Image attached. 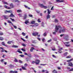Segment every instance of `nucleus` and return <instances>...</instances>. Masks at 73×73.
I'll return each mask as SVG.
<instances>
[{
    "instance_id": "nucleus-60",
    "label": "nucleus",
    "mask_w": 73,
    "mask_h": 73,
    "mask_svg": "<svg viewBox=\"0 0 73 73\" xmlns=\"http://www.w3.org/2000/svg\"><path fill=\"white\" fill-rule=\"evenodd\" d=\"M52 57H54V58H56V56L54 55H52Z\"/></svg>"
},
{
    "instance_id": "nucleus-2",
    "label": "nucleus",
    "mask_w": 73,
    "mask_h": 73,
    "mask_svg": "<svg viewBox=\"0 0 73 73\" xmlns=\"http://www.w3.org/2000/svg\"><path fill=\"white\" fill-rule=\"evenodd\" d=\"M40 62V60L36 59L35 61H33L31 62L32 64H36V65H38Z\"/></svg>"
},
{
    "instance_id": "nucleus-52",
    "label": "nucleus",
    "mask_w": 73,
    "mask_h": 73,
    "mask_svg": "<svg viewBox=\"0 0 73 73\" xmlns=\"http://www.w3.org/2000/svg\"><path fill=\"white\" fill-rule=\"evenodd\" d=\"M3 35V33H0V35L2 36Z\"/></svg>"
},
{
    "instance_id": "nucleus-61",
    "label": "nucleus",
    "mask_w": 73,
    "mask_h": 73,
    "mask_svg": "<svg viewBox=\"0 0 73 73\" xmlns=\"http://www.w3.org/2000/svg\"><path fill=\"white\" fill-rule=\"evenodd\" d=\"M38 23H40L41 22V21L40 20V19H38Z\"/></svg>"
},
{
    "instance_id": "nucleus-27",
    "label": "nucleus",
    "mask_w": 73,
    "mask_h": 73,
    "mask_svg": "<svg viewBox=\"0 0 73 73\" xmlns=\"http://www.w3.org/2000/svg\"><path fill=\"white\" fill-rule=\"evenodd\" d=\"M13 48H18V46L16 45H13L12 46Z\"/></svg>"
},
{
    "instance_id": "nucleus-20",
    "label": "nucleus",
    "mask_w": 73,
    "mask_h": 73,
    "mask_svg": "<svg viewBox=\"0 0 73 73\" xmlns=\"http://www.w3.org/2000/svg\"><path fill=\"white\" fill-rule=\"evenodd\" d=\"M25 7V8H27V9H31L30 8L28 7V6H26V5H24Z\"/></svg>"
},
{
    "instance_id": "nucleus-34",
    "label": "nucleus",
    "mask_w": 73,
    "mask_h": 73,
    "mask_svg": "<svg viewBox=\"0 0 73 73\" xmlns=\"http://www.w3.org/2000/svg\"><path fill=\"white\" fill-rule=\"evenodd\" d=\"M9 67L10 68H12L13 66L12 65V64H10L9 66Z\"/></svg>"
},
{
    "instance_id": "nucleus-4",
    "label": "nucleus",
    "mask_w": 73,
    "mask_h": 73,
    "mask_svg": "<svg viewBox=\"0 0 73 73\" xmlns=\"http://www.w3.org/2000/svg\"><path fill=\"white\" fill-rule=\"evenodd\" d=\"M64 38L66 41H68L69 40V36H64Z\"/></svg>"
},
{
    "instance_id": "nucleus-9",
    "label": "nucleus",
    "mask_w": 73,
    "mask_h": 73,
    "mask_svg": "<svg viewBox=\"0 0 73 73\" xmlns=\"http://www.w3.org/2000/svg\"><path fill=\"white\" fill-rule=\"evenodd\" d=\"M68 66H72V67L73 66V64H72V63L70 62V63H68Z\"/></svg>"
},
{
    "instance_id": "nucleus-25",
    "label": "nucleus",
    "mask_w": 73,
    "mask_h": 73,
    "mask_svg": "<svg viewBox=\"0 0 73 73\" xmlns=\"http://www.w3.org/2000/svg\"><path fill=\"white\" fill-rule=\"evenodd\" d=\"M27 56L29 57H32V56L31 54H28L27 55Z\"/></svg>"
},
{
    "instance_id": "nucleus-32",
    "label": "nucleus",
    "mask_w": 73,
    "mask_h": 73,
    "mask_svg": "<svg viewBox=\"0 0 73 73\" xmlns=\"http://www.w3.org/2000/svg\"><path fill=\"white\" fill-rule=\"evenodd\" d=\"M47 34H46V32H45L43 34V35L44 36H46Z\"/></svg>"
},
{
    "instance_id": "nucleus-11",
    "label": "nucleus",
    "mask_w": 73,
    "mask_h": 73,
    "mask_svg": "<svg viewBox=\"0 0 73 73\" xmlns=\"http://www.w3.org/2000/svg\"><path fill=\"white\" fill-rule=\"evenodd\" d=\"M34 49H35V48L33 47H32L30 50V52H33V50Z\"/></svg>"
},
{
    "instance_id": "nucleus-59",
    "label": "nucleus",
    "mask_w": 73,
    "mask_h": 73,
    "mask_svg": "<svg viewBox=\"0 0 73 73\" xmlns=\"http://www.w3.org/2000/svg\"><path fill=\"white\" fill-rule=\"evenodd\" d=\"M26 61H28L29 60V58H26Z\"/></svg>"
},
{
    "instance_id": "nucleus-43",
    "label": "nucleus",
    "mask_w": 73,
    "mask_h": 73,
    "mask_svg": "<svg viewBox=\"0 0 73 73\" xmlns=\"http://www.w3.org/2000/svg\"><path fill=\"white\" fill-rule=\"evenodd\" d=\"M68 54V52H66L64 54V56H66V54Z\"/></svg>"
},
{
    "instance_id": "nucleus-31",
    "label": "nucleus",
    "mask_w": 73,
    "mask_h": 73,
    "mask_svg": "<svg viewBox=\"0 0 73 73\" xmlns=\"http://www.w3.org/2000/svg\"><path fill=\"white\" fill-rule=\"evenodd\" d=\"M38 26V24L37 23H35L34 24L35 27H37V26Z\"/></svg>"
},
{
    "instance_id": "nucleus-53",
    "label": "nucleus",
    "mask_w": 73,
    "mask_h": 73,
    "mask_svg": "<svg viewBox=\"0 0 73 73\" xmlns=\"http://www.w3.org/2000/svg\"><path fill=\"white\" fill-rule=\"evenodd\" d=\"M51 41H52V39H50V40L47 41L48 42H51Z\"/></svg>"
},
{
    "instance_id": "nucleus-21",
    "label": "nucleus",
    "mask_w": 73,
    "mask_h": 73,
    "mask_svg": "<svg viewBox=\"0 0 73 73\" xmlns=\"http://www.w3.org/2000/svg\"><path fill=\"white\" fill-rule=\"evenodd\" d=\"M17 13H20V12H22V11L20 10H17Z\"/></svg>"
},
{
    "instance_id": "nucleus-10",
    "label": "nucleus",
    "mask_w": 73,
    "mask_h": 73,
    "mask_svg": "<svg viewBox=\"0 0 73 73\" xmlns=\"http://www.w3.org/2000/svg\"><path fill=\"white\" fill-rule=\"evenodd\" d=\"M10 6L11 8H14V6L13 5L12 3H11L10 4Z\"/></svg>"
},
{
    "instance_id": "nucleus-23",
    "label": "nucleus",
    "mask_w": 73,
    "mask_h": 73,
    "mask_svg": "<svg viewBox=\"0 0 73 73\" xmlns=\"http://www.w3.org/2000/svg\"><path fill=\"white\" fill-rule=\"evenodd\" d=\"M13 41H8L7 42V44H11L12 42Z\"/></svg>"
},
{
    "instance_id": "nucleus-8",
    "label": "nucleus",
    "mask_w": 73,
    "mask_h": 73,
    "mask_svg": "<svg viewBox=\"0 0 73 73\" xmlns=\"http://www.w3.org/2000/svg\"><path fill=\"white\" fill-rule=\"evenodd\" d=\"M63 49V48H60L59 49L58 52H59V53H62V51H61V50H62Z\"/></svg>"
},
{
    "instance_id": "nucleus-16",
    "label": "nucleus",
    "mask_w": 73,
    "mask_h": 73,
    "mask_svg": "<svg viewBox=\"0 0 73 73\" xmlns=\"http://www.w3.org/2000/svg\"><path fill=\"white\" fill-rule=\"evenodd\" d=\"M73 59L72 58L70 60H67V62H70L72 61H73Z\"/></svg>"
},
{
    "instance_id": "nucleus-3",
    "label": "nucleus",
    "mask_w": 73,
    "mask_h": 73,
    "mask_svg": "<svg viewBox=\"0 0 73 73\" xmlns=\"http://www.w3.org/2000/svg\"><path fill=\"white\" fill-rule=\"evenodd\" d=\"M66 29L64 28H63L61 30L60 29L59 31V33H61V32H65V30Z\"/></svg>"
},
{
    "instance_id": "nucleus-55",
    "label": "nucleus",
    "mask_w": 73,
    "mask_h": 73,
    "mask_svg": "<svg viewBox=\"0 0 73 73\" xmlns=\"http://www.w3.org/2000/svg\"><path fill=\"white\" fill-rule=\"evenodd\" d=\"M21 50H23V51L24 52H26V51H25V50L23 48H22L21 49Z\"/></svg>"
},
{
    "instance_id": "nucleus-42",
    "label": "nucleus",
    "mask_w": 73,
    "mask_h": 73,
    "mask_svg": "<svg viewBox=\"0 0 73 73\" xmlns=\"http://www.w3.org/2000/svg\"><path fill=\"white\" fill-rule=\"evenodd\" d=\"M3 3L4 4H7V5H8V4L7 2H4Z\"/></svg>"
},
{
    "instance_id": "nucleus-49",
    "label": "nucleus",
    "mask_w": 73,
    "mask_h": 73,
    "mask_svg": "<svg viewBox=\"0 0 73 73\" xmlns=\"http://www.w3.org/2000/svg\"><path fill=\"white\" fill-rule=\"evenodd\" d=\"M10 19H11V20L12 21H15V20H14V19H12L11 18H10Z\"/></svg>"
},
{
    "instance_id": "nucleus-19",
    "label": "nucleus",
    "mask_w": 73,
    "mask_h": 73,
    "mask_svg": "<svg viewBox=\"0 0 73 73\" xmlns=\"http://www.w3.org/2000/svg\"><path fill=\"white\" fill-rule=\"evenodd\" d=\"M39 5L42 8H43L44 7V6L43 4H39Z\"/></svg>"
},
{
    "instance_id": "nucleus-33",
    "label": "nucleus",
    "mask_w": 73,
    "mask_h": 73,
    "mask_svg": "<svg viewBox=\"0 0 73 73\" xmlns=\"http://www.w3.org/2000/svg\"><path fill=\"white\" fill-rule=\"evenodd\" d=\"M22 69L23 70H26V68L23 66L22 67Z\"/></svg>"
},
{
    "instance_id": "nucleus-63",
    "label": "nucleus",
    "mask_w": 73,
    "mask_h": 73,
    "mask_svg": "<svg viewBox=\"0 0 73 73\" xmlns=\"http://www.w3.org/2000/svg\"><path fill=\"white\" fill-rule=\"evenodd\" d=\"M22 45L23 46H26V45L24 44H22Z\"/></svg>"
},
{
    "instance_id": "nucleus-57",
    "label": "nucleus",
    "mask_w": 73,
    "mask_h": 73,
    "mask_svg": "<svg viewBox=\"0 0 73 73\" xmlns=\"http://www.w3.org/2000/svg\"><path fill=\"white\" fill-rule=\"evenodd\" d=\"M71 71H73V68H72L71 70H69V72H70Z\"/></svg>"
},
{
    "instance_id": "nucleus-5",
    "label": "nucleus",
    "mask_w": 73,
    "mask_h": 73,
    "mask_svg": "<svg viewBox=\"0 0 73 73\" xmlns=\"http://www.w3.org/2000/svg\"><path fill=\"white\" fill-rule=\"evenodd\" d=\"M64 44L65 45V46L67 47H69L70 46V44L68 45V44H69V42H64Z\"/></svg>"
},
{
    "instance_id": "nucleus-1",
    "label": "nucleus",
    "mask_w": 73,
    "mask_h": 73,
    "mask_svg": "<svg viewBox=\"0 0 73 73\" xmlns=\"http://www.w3.org/2000/svg\"><path fill=\"white\" fill-rule=\"evenodd\" d=\"M62 29V27H61V26H60V25L57 26L56 25L55 28V32H53V34L56 35V32H57L59 29Z\"/></svg>"
},
{
    "instance_id": "nucleus-44",
    "label": "nucleus",
    "mask_w": 73,
    "mask_h": 73,
    "mask_svg": "<svg viewBox=\"0 0 73 73\" xmlns=\"http://www.w3.org/2000/svg\"><path fill=\"white\" fill-rule=\"evenodd\" d=\"M19 63H23V61L20 60H19Z\"/></svg>"
},
{
    "instance_id": "nucleus-64",
    "label": "nucleus",
    "mask_w": 73,
    "mask_h": 73,
    "mask_svg": "<svg viewBox=\"0 0 73 73\" xmlns=\"http://www.w3.org/2000/svg\"><path fill=\"white\" fill-rule=\"evenodd\" d=\"M4 59H2L1 60V62H3V61H4Z\"/></svg>"
},
{
    "instance_id": "nucleus-15",
    "label": "nucleus",
    "mask_w": 73,
    "mask_h": 73,
    "mask_svg": "<svg viewBox=\"0 0 73 73\" xmlns=\"http://www.w3.org/2000/svg\"><path fill=\"white\" fill-rule=\"evenodd\" d=\"M15 17V15H13V14L11 13L10 15V17Z\"/></svg>"
},
{
    "instance_id": "nucleus-26",
    "label": "nucleus",
    "mask_w": 73,
    "mask_h": 73,
    "mask_svg": "<svg viewBox=\"0 0 73 73\" xmlns=\"http://www.w3.org/2000/svg\"><path fill=\"white\" fill-rule=\"evenodd\" d=\"M47 11L48 14L49 15V14L50 13V12H51V11H49V9H48Z\"/></svg>"
},
{
    "instance_id": "nucleus-40",
    "label": "nucleus",
    "mask_w": 73,
    "mask_h": 73,
    "mask_svg": "<svg viewBox=\"0 0 73 73\" xmlns=\"http://www.w3.org/2000/svg\"><path fill=\"white\" fill-rule=\"evenodd\" d=\"M8 23H9V24H10V23L12 24V22H11V21L10 20H8Z\"/></svg>"
},
{
    "instance_id": "nucleus-30",
    "label": "nucleus",
    "mask_w": 73,
    "mask_h": 73,
    "mask_svg": "<svg viewBox=\"0 0 73 73\" xmlns=\"http://www.w3.org/2000/svg\"><path fill=\"white\" fill-rule=\"evenodd\" d=\"M4 38H3V37H0V40H4Z\"/></svg>"
},
{
    "instance_id": "nucleus-45",
    "label": "nucleus",
    "mask_w": 73,
    "mask_h": 73,
    "mask_svg": "<svg viewBox=\"0 0 73 73\" xmlns=\"http://www.w3.org/2000/svg\"><path fill=\"white\" fill-rule=\"evenodd\" d=\"M20 56L21 57H24V55L23 54H21L20 55Z\"/></svg>"
},
{
    "instance_id": "nucleus-28",
    "label": "nucleus",
    "mask_w": 73,
    "mask_h": 73,
    "mask_svg": "<svg viewBox=\"0 0 73 73\" xmlns=\"http://www.w3.org/2000/svg\"><path fill=\"white\" fill-rule=\"evenodd\" d=\"M36 22V21H32L31 22V24H35V23Z\"/></svg>"
},
{
    "instance_id": "nucleus-6",
    "label": "nucleus",
    "mask_w": 73,
    "mask_h": 73,
    "mask_svg": "<svg viewBox=\"0 0 73 73\" xmlns=\"http://www.w3.org/2000/svg\"><path fill=\"white\" fill-rule=\"evenodd\" d=\"M38 32H35V33H32V35L34 36H37V35H38Z\"/></svg>"
},
{
    "instance_id": "nucleus-36",
    "label": "nucleus",
    "mask_w": 73,
    "mask_h": 73,
    "mask_svg": "<svg viewBox=\"0 0 73 73\" xmlns=\"http://www.w3.org/2000/svg\"><path fill=\"white\" fill-rule=\"evenodd\" d=\"M71 57H72L70 55H69L66 58H70Z\"/></svg>"
},
{
    "instance_id": "nucleus-24",
    "label": "nucleus",
    "mask_w": 73,
    "mask_h": 73,
    "mask_svg": "<svg viewBox=\"0 0 73 73\" xmlns=\"http://www.w3.org/2000/svg\"><path fill=\"white\" fill-rule=\"evenodd\" d=\"M17 52L20 53H21V54L23 53V52H21V51L20 50V49H18Z\"/></svg>"
},
{
    "instance_id": "nucleus-51",
    "label": "nucleus",
    "mask_w": 73,
    "mask_h": 73,
    "mask_svg": "<svg viewBox=\"0 0 73 73\" xmlns=\"http://www.w3.org/2000/svg\"><path fill=\"white\" fill-rule=\"evenodd\" d=\"M4 7L5 8H6L7 9V8H8V6H7V5H5Z\"/></svg>"
},
{
    "instance_id": "nucleus-41",
    "label": "nucleus",
    "mask_w": 73,
    "mask_h": 73,
    "mask_svg": "<svg viewBox=\"0 0 73 73\" xmlns=\"http://www.w3.org/2000/svg\"><path fill=\"white\" fill-rule=\"evenodd\" d=\"M22 35H23V36H25V33L24 32L22 33Z\"/></svg>"
},
{
    "instance_id": "nucleus-62",
    "label": "nucleus",
    "mask_w": 73,
    "mask_h": 73,
    "mask_svg": "<svg viewBox=\"0 0 73 73\" xmlns=\"http://www.w3.org/2000/svg\"><path fill=\"white\" fill-rule=\"evenodd\" d=\"M42 41H43V42H44V41H45V38H43L42 39Z\"/></svg>"
},
{
    "instance_id": "nucleus-14",
    "label": "nucleus",
    "mask_w": 73,
    "mask_h": 73,
    "mask_svg": "<svg viewBox=\"0 0 73 73\" xmlns=\"http://www.w3.org/2000/svg\"><path fill=\"white\" fill-rule=\"evenodd\" d=\"M13 2H17V3H20V1L18 0H13Z\"/></svg>"
},
{
    "instance_id": "nucleus-46",
    "label": "nucleus",
    "mask_w": 73,
    "mask_h": 73,
    "mask_svg": "<svg viewBox=\"0 0 73 73\" xmlns=\"http://www.w3.org/2000/svg\"><path fill=\"white\" fill-rule=\"evenodd\" d=\"M46 71V70H42V72L43 73H44Z\"/></svg>"
},
{
    "instance_id": "nucleus-13",
    "label": "nucleus",
    "mask_w": 73,
    "mask_h": 73,
    "mask_svg": "<svg viewBox=\"0 0 73 73\" xmlns=\"http://www.w3.org/2000/svg\"><path fill=\"white\" fill-rule=\"evenodd\" d=\"M0 49H2V50L1 51V52H5V50H4V49L3 48L0 47Z\"/></svg>"
},
{
    "instance_id": "nucleus-56",
    "label": "nucleus",
    "mask_w": 73,
    "mask_h": 73,
    "mask_svg": "<svg viewBox=\"0 0 73 73\" xmlns=\"http://www.w3.org/2000/svg\"><path fill=\"white\" fill-rule=\"evenodd\" d=\"M28 66V64H27V63H25V64L24 66Z\"/></svg>"
},
{
    "instance_id": "nucleus-39",
    "label": "nucleus",
    "mask_w": 73,
    "mask_h": 73,
    "mask_svg": "<svg viewBox=\"0 0 73 73\" xmlns=\"http://www.w3.org/2000/svg\"><path fill=\"white\" fill-rule=\"evenodd\" d=\"M27 15H25L24 17V19H27Z\"/></svg>"
},
{
    "instance_id": "nucleus-17",
    "label": "nucleus",
    "mask_w": 73,
    "mask_h": 73,
    "mask_svg": "<svg viewBox=\"0 0 73 73\" xmlns=\"http://www.w3.org/2000/svg\"><path fill=\"white\" fill-rule=\"evenodd\" d=\"M47 19H50V16L49 15V14H48L46 17Z\"/></svg>"
},
{
    "instance_id": "nucleus-29",
    "label": "nucleus",
    "mask_w": 73,
    "mask_h": 73,
    "mask_svg": "<svg viewBox=\"0 0 73 73\" xmlns=\"http://www.w3.org/2000/svg\"><path fill=\"white\" fill-rule=\"evenodd\" d=\"M52 73H57V72L56 71V70H53Z\"/></svg>"
},
{
    "instance_id": "nucleus-48",
    "label": "nucleus",
    "mask_w": 73,
    "mask_h": 73,
    "mask_svg": "<svg viewBox=\"0 0 73 73\" xmlns=\"http://www.w3.org/2000/svg\"><path fill=\"white\" fill-rule=\"evenodd\" d=\"M43 8H44V9H46V8H47V7H46V6H44Z\"/></svg>"
},
{
    "instance_id": "nucleus-37",
    "label": "nucleus",
    "mask_w": 73,
    "mask_h": 73,
    "mask_svg": "<svg viewBox=\"0 0 73 73\" xmlns=\"http://www.w3.org/2000/svg\"><path fill=\"white\" fill-rule=\"evenodd\" d=\"M12 11L11 10L7 11V13H12Z\"/></svg>"
},
{
    "instance_id": "nucleus-12",
    "label": "nucleus",
    "mask_w": 73,
    "mask_h": 73,
    "mask_svg": "<svg viewBox=\"0 0 73 73\" xmlns=\"http://www.w3.org/2000/svg\"><path fill=\"white\" fill-rule=\"evenodd\" d=\"M3 17L5 19H8V17H9L7 15H3Z\"/></svg>"
},
{
    "instance_id": "nucleus-22",
    "label": "nucleus",
    "mask_w": 73,
    "mask_h": 73,
    "mask_svg": "<svg viewBox=\"0 0 73 73\" xmlns=\"http://www.w3.org/2000/svg\"><path fill=\"white\" fill-rule=\"evenodd\" d=\"M2 45H3V46H7L6 45H5V43L4 42H3L1 43Z\"/></svg>"
},
{
    "instance_id": "nucleus-35",
    "label": "nucleus",
    "mask_w": 73,
    "mask_h": 73,
    "mask_svg": "<svg viewBox=\"0 0 73 73\" xmlns=\"http://www.w3.org/2000/svg\"><path fill=\"white\" fill-rule=\"evenodd\" d=\"M26 24H27L28 23H29V21H26L25 23Z\"/></svg>"
},
{
    "instance_id": "nucleus-18",
    "label": "nucleus",
    "mask_w": 73,
    "mask_h": 73,
    "mask_svg": "<svg viewBox=\"0 0 73 73\" xmlns=\"http://www.w3.org/2000/svg\"><path fill=\"white\" fill-rule=\"evenodd\" d=\"M14 61L15 62H18V60H17V58H14Z\"/></svg>"
},
{
    "instance_id": "nucleus-38",
    "label": "nucleus",
    "mask_w": 73,
    "mask_h": 73,
    "mask_svg": "<svg viewBox=\"0 0 73 73\" xmlns=\"http://www.w3.org/2000/svg\"><path fill=\"white\" fill-rule=\"evenodd\" d=\"M58 21L57 19H55L54 22L55 23H58Z\"/></svg>"
},
{
    "instance_id": "nucleus-50",
    "label": "nucleus",
    "mask_w": 73,
    "mask_h": 73,
    "mask_svg": "<svg viewBox=\"0 0 73 73\" xmlns=\"http://www.w3.org/2000/svg\"><path fill=\"white\" fill-rule=\"evenodd\" d=\"M29 17H33V16L32 15H29Z\"/></svg>"
},
{
    "instance_id": "nucleus-58",
    "label": "nucleus",
    "mask_w": 73,
    "mask_h": 73,
    "mask_svg": "<svg viewBox=\"0 0 73 73\" xmlns=\"http://www.w3.org/2000/svg\"><path fill=\"white\" fill-rule=\"evenodd\" d=\"M5 13H8V11L7 10L5 11Z\"/></svg>"
},
{
    "instance_id": "nucleus-47",
    "label": "nucleus",
    "mask_w": 73,
    "mask_h": 73,
    "mask_svg": "<svg viewBox=\"0 0 73 73\" xmlns=\"http://www.w3.org/2000/svg\"><path fill=\"white\" fill-rule=\"evenodd\" d=\"M66 68L67 69L69 70V69H70V67H69L67 66Z\"/></svg>"
},
{
    "instance_id": "nucleus-54",
    "label": "nucleus",
    "mask_w": 73,
    "mask_h": 73,
    "mask_svg": "<svg viewBox=\"0 0 73 73\" xmlns=\"http://www.w3.org/2000/svg\"><path fill=\"white\" fill-rule=\"evenodd\" d=\"M36 41L35 40H33V43H34V44H35V43H36Z\"/></svg>"
},
{
    "instance_id": "nucleus-7",
    "label": "nucleus",
    "mask_w": 73,
    "mask_h": 73,
    "mask_svg": "<svg viewBox=\"0 0 73 73\" xmlns=\"http://www.w3.org/2000/svg\"><path fill=\"white\" fill-rule=\"evenodd\" d=\"M9 73H17L18 72L16 71H13L12 70H11L10 71Z\"/></svg>"
}]
</instances>
